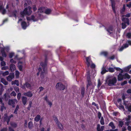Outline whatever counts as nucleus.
<instances>
[{"label":"nucleus","instance_id":"f257e3e1","mask_svg":"<svg viewBox=\"0 0 131 131\" xmlns=\"http://www.w3.org/2000/svg\"><path fill=\"white\" fill-rule=\"evenodd\" d=\"M40 65L42 68L43 71L41 68H39L38 69V70L39 71V72H40V77L41 79V81L44 82L45 81V75L47 73V63L46 61L44 62H41L40 63Z\"/></svg>","mask_w":131,"mask_h":131},{"label":"nucleus","instance_id":"f03ea898","mask_svg":"<svg viewBox=\"0 0 131 131\" xmlns=\"http://www.w3.org/2000/svg\"><path fill=\"white\" fill-rule=\"evenodd\" d=\"M116 78H113L108 76L107 77L106 81L108 82V84L110 86L114 85V84L116 82Z\"/></svg>","mask_w":131,"mask_h":131},{"label":"nucleus","instance_id":"7ed1b4c3","mask_svg":"<svg viewBox=\"0 0 131 131\" xmlns=\"http://www.w3.org/2000/svg\"><path fill=\"white\" fill-rule=\"evenodd\" d=\"M31 7H28V9L25 8L23 12H21L20 14L21 15L23 16L24 15H30L32 13V11L31 10Z\"/></svg>","mask_w":131,"mask_h":131},{"label":"nucleus","instance_id":"20e7f679","mask_svg":"<svg viewBox=\"0 0 131 131\" xmlns=\"http://www.w3.org/2000/svg\"><path fill=\"white\" fill-rule=\"evenodd\" d=\"M130 78V76L127 73H126L123 75L121 73H119L118 75V81H121L123 80L124 78L125 79L126 78L129 79Z\"/></svg>","mask_w":131,"mask_h":131},{"label":"nucleus","instance_id":"39448f33","mask_svg":"<svg viewBox=\"0 0 131 131\" xmlns=\"http://www.w3.org/2000/svg\"><path fill=\"white\" fill-rule=\"evenodd\" d=\"M86 63L87 66V67H89L91 63H92L91 67L92 68H94L95 67V65L93 63H92V62L90 58V57H86Z\"/></svg>","mask_w":131,"mask_h":131},{"label":"nucleus","instance_id":"423d86ee","mask_svg":"<svg viewBox=\"0 0 131 131\" xmlns=\"http://www.w3.org/2000/svg\"><path fill=\"white\" fill-rule=\"evenodd\" d=\"M53 118L58 127L60 130H62L63 129V125L62 124L59 122L58 120L57 117H54Z\"/></svg>","mask_w":131,"mask_h":131},{"label":"nucleus","instance_id":"0eeeda50","mask_svg":"<svg viewBox=\"0 0 131 131\" xmlns=\"http://www.w3.org/2000/svg\"><path fill=\"white\" fill-rule=\"evenodd\" d=\"M56 88L57 89L60 90H63L65 88V86L61 83H58L56 84Z\"/></svg>","mask_w":131,"mask_h":131},{"label":"nucleus","instance_id":"6e6552de","mask_svg":"<svg viewBox=\"0 0 131 131\" xmlns=\"http://www.w3.org/2000/svg\"><path fill=\"white\" fill-rule=\"evenodd\" d=\"M15 102H17L16 99H10L8 101V104L9 105L12 106L13 107H14L15 106L14 104H15Z\"/></svg>","mask_w":131,"mask_h":131},{"label":"nucleus","instance_id":"1a4fd4ad","mask_svg":"<svg viewBox=\"0 0 131 131\" xmlns=\"http://www.w3.org/2000/svg\"><path fill=\"white\" fill-rule=\"evenodd\" d=\"M2 119H3V121L4 122L6 121L7 125L9 124V122L10 121V119L7 116V114H4L3 117H2Z\"/></svg>","mask_w":131,"mask_h":131},{"label":"nucleus","instance_id":"9d476101","mask_svg":"<svg viewBox=\"0 0 131 131\" xmlns=\"http://www.w3.org/2000/svg\"><path fill=\"white\" fill-rule=\"evenodd\" d=\"M26 87L27 88L30 89L31 88V85L28 83L27 82L21 86V88L24 89H26Z\"/></svg>","mask_w":131,"mask_h":131},{"label":"nucleus","instance_id":"9b49d317","mask_svg":"<svg viewBox=\"0 0 131 131\" xmlns=\"http://www.w3.org/2000/svg\"><path fill=\"white\" fill-rule=\"evenodd\" d=\"M14 77V74L13 73L11 74L10 75L7 77V80L8 81H11Z\"/></svg>","mask_w":131,"mask_h":131},{"label":"nucleus","instance_id":"f8f14e48","mask_svg":"<svg viewBox=\"0 0 131 131\" xmlns=\"http://www.w3.org/2000/svg\"><path fill=\"white\" fill-rule=\"evenodd\" d=\"M122 20L124 23L127 24L128 25H129V20L128 18L122 17Z\"/></svg>","mask_w":131,"mask_h":131},{"label":"nucleus","instance_id":"ddd939ff","mask_svg":"<svg viewBox=\"0 0 131 131\" xmlns=\"http://www.w3.org/2000/svg\"><path fill=\"white\" fill-rule=\"evenodd\" d=\"M31 20L34 21H37L39 19V18H38V16L32 15L31 16Z\"/></svg>","mask_w":131,"mask_h":131},{"label":"nucleus","instance_id":"4468645a","mask_svg":"<svg viewBox=\"0 0 131 131\" xmlns=\"http://www.w3.org/2000/svg\"><path fill=\"white\" fill-rule=\"evenodd\" d=\"M111 3L112 4V8L114 12V13H116V11L115 10V2L114 0H110Z\"/></svg>","mask_w":131,"mask_h":131},{"label":"nucleus","instance_id":"2eb2a0df","mask_svg":"<svg viewBox=\"0 0 131 131\" xmlns=\"http://www.w3.org/2000/svg\"><path fill=\"white\" fill-rule=\"evenodd\" d=\"M106 29L107 31L110 34H112V32L111 31H113L114 30L113 27L111 26H110L108 28H106Z\"/></svg>","mask_w":131,"mask_h":131},{"label":"nucleus","instance_id":"dca6fc26","mask_svg":"<svg viewBox=\"0 0 131 131\" xmlns=\"http://www.w3.org/2000/svg\"><path fill=\"white\" fill-rule=\"evenodd\" d=\"M24 95L27 96L28 97H31L33 94L30 91H29L27 92L24 93L23 94Z\"/></svg>","mask_w":131,"mask_h":131},{"label":"nucleus","instance_id":"f3484780","mask_svg":"<svg viewBox=\"0 0 131 131\" xmlns=\"http://www.w3.org/2000/svg\"><path fill=\"white\" fill-rule=\"evenodd\" d=\"M10 70L12 72L13 71L16 69L15 65L13 64H10L9 66Z\"/></svg>","mask_w":131,"mask_h":131},{"label":"nucleus","instance_id":"a211bd4d","mask_svg":"<svg viewBox=\"0 0 131 131\" xmlns=\"http://www.w3.org/2000/svg\"><path fill=\"white\" fill-rule=\"evenodd\" d=\"M46 8L44 7H41L38 9V12L39 14V13H41L45 11Z\"/></svg>","mask_w":131,"mask_h":131},{"label":"nucleus","instance_id":"6ab92c4d","mask_svg":"<svg viewBox=\"0 0 131 131\" xmlns=\"http://www.w3.org/2000/svg\"><path fill=\"white\" fill-rule=\"evenodd\" d=\"M128 46V45L127 43L124 44L119 49V51H122L124 48H126Z\"/></svg>","mask_w":131,"mask_h":131},{"label":"nucleus","instance_id":"aec40b11","mask_svg":"<svg viewBox=\"0 0 131 131\" xmlns=\"http://www.w3.org/2000/svg\"><path fill=\"white\" fill-rule=\"evenodd\" d=\"M27 98L25 96H23L22 97V100L23 104L25 105L27 102Z\"/></svg>","mask_w":131,"mask_h":131},{"label":"nucleus","instance_id":"412c9836","mask_svg":"<svg viewBox=\"0 0 131 131\" xmlns=\"http://www.w3.org/2000/svg\"><path fill=\"white\" fill-rule=\"evenodd\" d=\"M21 25L22 28L24 29H25L26 28V23L25 21H23L22 22Z\"/></svg>","mask_w":131,"mask_h":131},{"label":"nucleus","instance_id":"4be33fe9","mask_svg":"<svg viewBox=\"0 0 131 131\" xmlns=\"http://www.w3.org/2000/svg\"><path fill=\"white\" fill-rule=\"evenodd\" d=\"M1 110L2 111H3V110L6 109V108L4 106V104L2 100L1 103Z\"/></svg>","mask_w":131,"mask_h":131},{"label":"nucleus","instance_id":"5701e85b","mask_svg":"<svg viewBox=\"0 0 131 131\" xmlns=\"http://www.w3.org/2000/svg\"><path fill=\"white\" fill-rule=\"evenodd\" d=\"M4 90L3 86L2 84H0V95H2V93Z\"/></svg>","mask_w":131,"mask_h":131},{"label":"nucleus","instance_id":"b1692460","mask_svg":"<svg viewBox=\"0 0 131 131\" xmlns=\"http://www.w3.org/2000/svg\"><path fill=\"white\" fill-rule=\"evenodd\" d=\"M1 81L5 85H6L8 84V82L4 78L1 79Z\"/></svg>","mask_w":131,"mask_h":131},{"label":"nucleus","instance_id":"393cba45","mask_svg":"<svg viewBox=\"0 0 131 131\" xmlns=\"http://www.w3.org/2000/svg\"><path fill=\"white\" fill-rule=\"evenodd\" d=\"M2 56L3 57H6V54L4 49H2L1 50Z\"/></svg>","mask_w":131,"mask_h":131},{"label":"nucleus","instance_id":"a878e982","mask_svg":"<svg viewBox=\"0 0 131 131\" xmlns=\"http://www.w3.org/2000/svg\"><path fill=\"white\" fill-rule=\"evenodd\" d=\"M102 71L101 72V73L102 74H104L106 72H107L108 71L107 70L105 69V68L103 67L102 68Z\"/></svg>","mask_w":131,"mask_h":131},{"label":"nucleus","instance_id":"bb28decb","mask_svg":"<svg viewBox=\"0 0 131 131\" xmlns=\"http://www.w3.org/2000/svg\"><path fill=\"white\" fill-rule=\"evenodd\" d=\"M131 68V65H129L127 67L125 68L124 70V71L127 72L129 71V69Z\"/></svg>","mask_w":131,"mask_h":131},{"label":"nucleus","instance_id":"cd10ccee","mask_svg":"<svg viewBox=\"0 0 131 131\" xmlns=\"http://www.w3.org/2000/svg\"><path fill=\"white\" fill-rule=\"evenodd\" d=\"M85 88L84 87H82L81 89V94L82 97H83L84 94Z\"/></svg>","mask_w":131,"mask_h":131},{"label":"nucleus","instance_id":"c85d7f7f","mask_svg":"<svg viewBox=\"0 0 131 131\" xmlns=\"http://www.w3.org/2000/svg\"><path fill=\"white\" fill-rule=\"evenodd\" d=\"M33 126L32 123L31 122H29L28 124V127L29 128L31 129Z\"/></svg>","mask_w":131,"mask_h":131},{"label":"nucleus","instance_id":"c756f323","mask_svg":"<svg viewBox=\"0 0 131 131\" xmlns=\"http://www.w3.org/2000/svg\"><path fill=\"white\" fill-rule=\"evenodd\" d=\"M40 115H37L35 118V121L37 122L39 121L40 119Z\"/></svg>","mask_w":131,"mask_h":131},{"label":"nucleus","instance_id":"7c9ffc66","mask_svg":"<svg viewBox=\"0 0 131 131\" xmlns=\"http://www.w3.org/2000/svg\"><path fill=\"white\" fill-rule=\"evenodd\" d=\"M109 126H111L113 129H114L115 128V126L114 125V123L112 122H111L109 124Z\"/></svg>","mask_w":131,"mask_h":131},{"label":"nucleus","instance_id":"2f4dec72","mask_svg":"<svg viewBox=\"0 0 131 131\" xmlns=\"http://www.w3.org/2000/svg\"><path fill=\"white\" fill-rule=\"evenodd\" d=\"M51 10L50 9H46L45 10V13L47 14H50L51 12Z\"/></svg>","mask_w":131,"mask_h":131},{"label":"nucleus","instance_id":"473e14b6","mask_svg":"<svg viewBox=\"0 0 131 131\" xmlns=\"http://www.w3.org/2000/svg\"><path fill=\"white\" fill-rule=\"evenodd\" d=\"M19 108V106L18 105H17L15 109L14 112V113L17 114V111Z\"/></svg>","mask_w":131,"mask_h":131},{"label":"nucleus","instance_id":"72a5a7b5","mask_svg":"<svg viewBox=\"0 0 131 131\" xmlns=\"http://www.w3.org/2000/svg\"><path fill=\"white\" fill-rule=\"evenodd\" d=\"M124 125V122L122 121H119V122L118 126L119 127H122Z\"/></svg>","mask_w":131,"mask_h":131},{"label":"nucleus","instance_id":"f704fd0d","mask_svg":"<svg viewBox=\"0 0 131 131\" xmlns=\"http://www.w3.org/2000/svg\"><path fill=\"white\" fill-rule=\"evenodd\" d=\"M100 122L101 124L103 125L104 124V120L103 117H101V120L100 121Z\"/></svg>","mask_w":131,"mask_h":131},{"label":"nucleus","instance_id":"c9c22d12","mask_svg":"<svg viewBox=\"0 0 131 131\" xmlns=\"http://www.w3.org/2000/svg\"><path fill=\"white\" fill-rule=\"evenodd\" d=\"M87 80L88 81L90 80V72L88 71L87 74Z\"/></svg>","mask_w":131,"mask_h":131},{"label":"nucleus","instance_id":"e433bc0d","mask_svg":"<svg viewBox=\"0 0 131 131\" xmlns=\"http://www.w3.org/2000/svg\"><path fill=\"white\" fill-rule=\"evenodd\" d=\"M10 125L12 127H16L17 126V124L14 122H11L10 123Z\"/></svg>","mask_w":131,"mask_h":131},{"label":"nucleus","instance_id":"4c0bfd02","mask_svg":"<svg viewBox=\"0 0 131 131\" xmlns=\"http://www.w3.org/2000/svg\"><path fill=\"white\" fill-rule=\"evenodd\" d=\"M125 4H124L123 5V8L122 9L121 11V13H122L125 12Z\"/></svg>","mask_w":131,"mask_h":131},{"label":"nucleus","instance_id":"58836bf2","mask_svg":"<svg viewBox=\"0 0 131 131\" xmlns=\"http://www.w3.org/2000/svg\"><path fill=\"white\" fill-rule=\"evenodd\" d=\"M126 24L124 23H123L122 24V28L124 29H125L126 27Z\"/></svg>","mask_w":131,"mask_h":131},{"label":"nucleus","instance_id":"ea45409f","mask_svg":"<svg viewBox=\"0 0 131 131\" xmlns=\"http://www.w3.org/2000/svg\"><path fill=\"white\" fill-rule=\"evenodd\" d=\"M19 74V73L18 71H16L15 75H16V76L17 78H18Z\"/></svg>","mask_w":131,"mask_h":131},{"label":"nucleus","instance_id":"a19ab883","mask_svg":"<svg viewBox=\"0 0 131 131\" xmlns=\"http://www.w3.org/2000/svg\"><path fill=\"white\" fill-rule=\"evenodd\" d=\"M10 95L11 96H16V94L14 91H13L10 94Z\"/></svg>","mask_w":131,"mask_h":131},{"label":"nucleus","instance_id":"79ce46f5","mask_svg":"<svg viewBox=\"0 0 131 131\" xmlns=\"http://www.w3.org/2000/svg\"><path fill=\"white\" fill-rule=\"evenodd\" d=\"M108 69V71L110 72H113L114 71V69L112 68H109Z\"/></svg>","mask_w":131,"mask_h":131},{"label":"nucleus","instance_id":"37998d69","mask_svg":"<svg viewBox=\"0 0 131 131\" xmlns=\"http://www.w3.org/2000/svg\"><path fill=\"white\" fill-rule=\"evenodd\" d=\"M130 13H128L126 15H124L122 16V17H130Z\"/></svg>","mask_w":131,"mask_h":131},{"label":"nucleus","instance_id":"c03bdc74","mask_svg":"<svg viewBox=\"0 0 131 131\" xmlns=\"http://www.w3.org/2000/svg\"><path fill=\"white\" fill-rule=\"evenodd\" d=\"M10 62L11 63V64L12 63L15 64L16 63V61H14L13 59H11L10 61Z\"/></svg>","mask_w":131,"mask_h":131},{"label":"nucleus","instance_id":"a18cd8bd","mask_svg":"<svg viewBox=\"0 0 131 131\" xmlns=\"http://www.w3.org/2000/svg\"><path fill=\"white\" fill-rule=\"evenodd\" d=\"M9 72L8 71H6L3 73V75L4 76H5L9 74Z\"/></svg>","mask_w":131,"mask_h":131},{"label":"nucleus","instance_id":"49530a36","mask_svg":"<svg viewBox=\"0 0 131 131\" xmlns=\"http://www.w3.org/2000/svg\"><path fill=\"white\" fill-rule=\"evenodd\" d=\"M88 83L87 86V88H88V87L91 85V82L90 80L88 81Z\"/></svg>","mask_w":131,"mask_h":131},{"label":"nucleus","instance_id":"de8ad7c7","mask_svg":"<svg viewBox=\"0 0 131 131\" xmlns=\"http://www.w3.org/2000/svg\"><path fill=\"white\" fill-rule=\"evenodd\" d=\"M1 66H4L6 65V64L5 61H1Z\"/></svg>","mask_w":131,"mask_h":131},{"label":"nucleus","instance_id":"09e8293b","mask_svg":"<svg viewBox=\"0 0 131 131\" xmlns=\"http://www.w3.org/2000/svg\"><path fill=\"white\" fill-rule=\"evenodd\" d=\"M14 89L16 91L17 93L19 92V88L18 87H15L14 88Z\"/></svg>","mask_w":131,"mask_h":131},{"label":"nucleus","instance_id":"8fccbe9b","mask_svg":"<svg viewBox=\"0 0 131 131\" xmlns=\"http://www.w3.org/2000/svg\"><path fill=\"white\" fill-rule=\"evenodd\" d=\"M21 96V93H18L17 95V98L18 100H19L20 98V97Z\"/></svg>","mask_w":131,"mask_h":131},{"label":"nucleus","instance_id":"3c124183","mask_svg":"<svg viewBox=\"0 0 131 131\" xmlns=\"http://www.w3.org/2000/svg\"><path fill=\"white\" fill-rule=\"evenodd\" d=\"M14 55V53H11L9 54V56L10 58H12Z\"/></svg>","mask_w":131,"mask_h":131},{"label":"nucleus","instance_id":"603ef678","mask_svg":"<svg viewBox=\"0 0 131 131\" xmlns=\"http://www.w3.org/2000/svg\"><path fill=\"white\" fill-rule=\"evenodd\" d=\"M101 54L102 55H103L104 56H106L107 55V53L106 52H102L101 53Z\"/></svg>","mask_w":131,"mask_h":131},{"label":"nucleus","instance_id":"864d4df0","mask_svg":"<svg viewBox=\"0 0 131 131\" xmlns=\"http://www.w3.org/2000/svg\"><path fill=\"white\" fill-rule=\"evenodd\" d=\"M15 84H16L17 86H18L19 85V81L18 80H15Z\"/></svg>","mask_w":131,"mask_h":131},{"label":"nucleus","instance_id":"5fc2aeb1","mask_svg":"<svg viewBox=\"0 0 131 131\" xmlns=\"http://www.w3.org/2000/svg\"><path fill=\"white\" fill-rule=\"evenodd\" d=\"M104 127L103 126H102L101 128H100L98 131H103L104 128Z\"/></svg>","mask_w":131,"mask_h":131},{"label":"nucleus","instance_id":"6e6d98bb","mask_svg":"<svg viewBox=\"0 0 131 131\" xmlns=\"http://www.w3.org/2000/svg\"><path fill=\"white\" fill-rule=\"evenodd\" d=\"M18 68L20 71H22V66L21 65H19L18 66Z\"/></svg>","mask_w":131,"mask_h":131},{"label":"nucleus","instance_id":"4d7b16f0","mask_svg":"<svg viewBox=\"0 0 131 131\" xmlns=\"http://www.w3.org/2000/svg\"><path fill=\"white\" fill-rule=\"evenodd\" d=\"M98 87H99L101 85V83L100 82V79H99L98 80Z\"/></svg>","mask_w":131,"mask_h":131},{"label":"nucleus","instance_id":"13d9d810","mask_svg":"<svg viewBox=\"0 0 131 131\" xmlns=\"http://www.w3.org/2000/svg\"><path fill=\"white\" fill-rule=\"evenodd\" d=\"M127 36L128 38H130L131 36V33L129 32L127 33Z\"/></svg>","mask_w":131,"mask_h":131},{"label":"nucleus","instance_id":"bf43d9fd","mask_svg":"<svg viewBox=\"0 0 131 131\" xmlns=\"http://www.w3.org/2000/svg\"><path fill=\"white\" fill-rule=\"evenodd\" d=\"M17 13V11L16 10H15L13 12V14L14 15V16L15 17H16V14Z\"/></svg>","mask_w":131,"mask_h":131},{"label":"nucleus","instance_id":"052dcab7","mask_svg":"<svg viewBox=\"0 0 131 131\" xmlns=\"http://www.w3.org/2000/svg\"><path fill=\"white\" fill-rule=\"evenodd\" d=\"M127 83V81H124L123 82L121 83V85H123L124 84H126Z\"/></svg>","mask_w":131,"mask_h":131},{"label":"nucleus","instance_id":"680f3d73","mask_svg":"<svg viewBox=\"0 0 131 131\" xmlns=\"http://www.w3.org/2000/svg\"><path fill=\"white\" fill-rule=\"evenodd\" d=\"M2 10V14H5L6 12V10L5 9H3Z\"/></svg>","mask_w":131,"mask_h":131},{"label":"nucleus","instance_id":"e2e57ef3","mask_svg":"<svg viewBox=\"0 0 131 131\" xmlns=\"http://www.w3.org/2000/svg\"><path fill=\"white\" fill-rule=\"evenodd\" d=\"M126 6L129 8L131 7V2H129L128 4H127Z\"/></svg>","mask_w":131,"mask_h":131},{"label":"nucleus","instance_id":"0e129e2a","mask_svg":"<svg viewBox=\"0 0 131 131\" xmlns=\"http://www.w3.org/2000/svg\"><path fill=\"white\" fill-rule=\"evenodd\" d=\"M101 114L100 112H99L98 114V117L100 119L101 118Z\"/></svg>","mask_w":131,"mask_h":131},{"label":"nucleus","instance_id":"69168bd1","mask_svg":"<svg viewBox=\"0 0 131 131\" xmlns=\"http://www.w3.org/2000/svg\"><path fill=\"white\" fill-rule=\"evenodd\" d=\"M8 69V67H3L2 68V70H6L7 69Z\"/></svg>","mask_w":131,"mask_h":131},{"label":"nucleus","instance_id":"338daca9","mask_svg":"<svg viewBox=\"0 0 131 131\" xmlns=\"http://www.w3.org/2000/svg\"><path fill=\"white\" fill-rule=\"evenodd\" d=\"M7 128H4L1 129V131H7Z\"/></svg>","mask_w":131,"mask_h":131},{"label":"nucleus","instance_id":"774afa93","mask_svg":"<svg viewBox=\"0 0 131 131\" xmlns=\"http://www.w3.org/2000/svg\"><path fill=\"white\" fill-rule=\"evenodd\" d=\"M9 131H14L13 129L10 127H9Z\"/></svg>","mask_w":131,"mask_h":131}]
</instances>
